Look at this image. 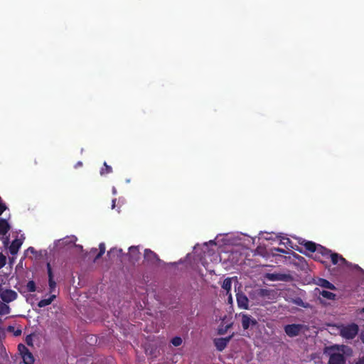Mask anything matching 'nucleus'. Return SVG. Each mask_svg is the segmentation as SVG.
Wrapping results in <instances>:
<instances>
[{
    "mask_svg": "<svg viewBox=\"0 0 364 364\" xmlns=\"http://www.w3.org/2000/svg\"><path fill=\"white\" fill-rule=\"evenodd\" d=\"M239 316L241 317L242 326L244 330H247L249 328L255 327L258 325L257 321L246 313H240Z\"/></svg>",
    "mask_w": 364,
    "mask_h": 364,
    "instance_id": "7ed1b4c3",
    "label": "nucleus"
},
{
    "mask_svg": "<svg viewBox=\"0 0 364 364\" xmlns=\"http://www.w3.org/2000/svg\"><path fill=\"white\" fill-rule=\"evenodd\" d=\"M26 289L28 292H34L36 290V286L34 281L31 280L26 284Z\"/></svg>",
    "mask_w": 364,
    "mask_h": 364,
    "instance_id": "a878e982",
    "label": "nucleus"
},
{
    "mask_svg": "<svg viewBox=\"0 0 364 364\" xmlns=\"http://www.w3.org/2000/svg\"><path fill=\"white\" fill-rule=\"evenodd\" d=\"M284 329L288 336L293 338L300 334L304 329V325L299 323L288 324L284 326Z\"/></svg>",
    "mask_w": 364,
    "mask_h": 364,
    "instance_id": "20e7f679",
    "label": "nucleus"
},
{
    "mask_svg": "<svg viewBox=\"0 0 364 364\" xmlns=\"http://www.w3.org/2000/svg\"><path fill=\"white\" fill-rule=\"evenodd\" d=\"M318 286L331 290L336 289V287L329 281L325 279H319L316 283Z\"/></svg>",
    "mask_w": 364,
    "mask_h": 364,
    "instance_id": "dca6fc26",
    "label": "nucleus"
},
{
    "mask_svg": "<svg viewBox=\"0 0 364 364\" xmlns=\"http://www.w3.org/2000/svg\"><path fill=\"white\" fill-rule=\"evenodd\" d=\"M360 337V340H361L362 343L364 344V332L361 333Z\"/></svg>",
    "mask_w": 364,
    "mask_h": 364,
    "instance_id": "c9c22d12",
    "label": "nucleus"
},
{
    "mask_svg": "<svg viewBox=\"0 0 364 364\" xmlns=\"http://www.w3.org/2000/svg\"><path fill=\"white\" fill-rule=\"evenodd\" d=\"M28 251H31V252H34V248L33 247H30L28 249Z\"/></svg>",
    "mask_w": 364,
    "mask_h": 364,
    "instance_id": "a19ab883",
    "label": "nucleus"
},
{
    "mask_svg": "<svg viewBox=\"0 0 364 364\" xmlns=\"http://www.w3.org/2000/svg\"><path fill=\"white\" fill-rule=\"evenodd\" d=\"M8 242H9V238L7 237V238L6 239V240L4 242V243L5 245H8Z\"/></svg>",
    "mask_w": 364,
    "mask_h": 364,
    "instance_id": "37998d69",
    "label": "nucleus"
},
{
    "mask_svg": "<svg viewBox=\"0 0 364 364\" xmlns=\"http://www.w3.org/2000/svg\"><path fill=\"white\" fill-rule=\"evenodd\" d=\"M140 255L139 246H131L129 248L128 257L130 262L135 263L138 262L140 259Z\"/></svg>",
    "mask_w": 364,
    "mask_h": 364,
    "instance_id": "1a4fd4ad",
    "label": "nucleus"
},
{
    "mask_svg": "<svg viewBox=\"0 0 364 364\" xmlns=\"http://www.w3.org/2000/svg\"><path fill=\"white\" fill-rule=\"evenodd\" d=\"M77 247H78V249H82V246L81 245H76Z\"/></svg>",
    "mask_w": 364,
    "mask_h": 364,
    "instance_id": "09e8293b",
    "label": "nucleus"
},
{
    "mask_svg": "<svg viewBox=\"0 0 364 364\" xmlns=\"http://www.w3.org/2000/svg\"><path fill=\"white\" fill-rule=\"evenodd\" d=\"M233 334L225 338H218L213 340L215 346L218 351H223L228 346L230 341L232 339Z\"/></svg>",
    "mask_w": 364,
    "mask_h": 364,
    "instance_id": "6e6552de",
    "label": "nucleus"
},
{
    "mask_svg": "<svg viewBox=\"0 0 364 364\" xmlns=\"http://www.w3.org/2000/svg\"><path fill=\"white\" fill-rule=\"evenodd\" d=\"M144 261L150 264H156L161 261L158 255L150 249L144 250Z\"/></svg>",
    "mask_w": 364,
    "mask_h": 364,
    "instance_id": "0eeeda50",
    "label": "nucleus"
},
{
    "mask_svg": "<svg viewBox=\"0 0 364 364\" xmlns=\"http://www.w3.org/2000/svg\"><path fill=\"white\" fill-rule=\"evenodd\" d=\"M232 323H230L228 325H226L225 326H220V327H219L218 329V333L219 335H224L225 333H227L228 329L232 327Z\"/></svg>",
    "mask_w": 364,
    "mask_h": 364,
    "instance_id": "bb28decb",
    "label": "nucleus"
},
{
    "mask_svg": "<svg viewBox=\"0 0 364 364\" xmlns=\"http://www.w3.org/2000/svg\"><path fill=\"white\" fill-rule=\"evenodd\" d=\"M296 250L299 251L300 253H304L303 251L299 249V248L296 249Z\"/></svg>",
    "mask_w": 364,
    "mask_h": 364,
    "instance_id": "a18cd8bd",
    "label": "nucleus"
},
{
    "mask_svg": "<svg viewBox=\"0 0 364 364\" xmlns=\"http://www.w3.org/2000/svg\"><path fill=\"white\" fill-rule=\"evenodd\" d=\"M23 360L24 364H33L35 359L33 354L28 351L25 353L23 356H21Z\"/></svg>",
    "mask_w": 364,
    "mask_h": 364,
    "instance_id": "aec40b11",
    "label": "nucleus"
},
{
    "mask_svg": "<svg viewBox=\"0 0 364 364\" xmlns=\"http://www.w3.org/2000/svg\"><path fill=\"white\" fill-rule=\"evenodd\" d=\"M77 247H78V249H82V246L81 245H76Z\"/></svg>",
    "mask_w": 364,
    "mask_h": 364,
    "instance_id": "de8ad7c7",
    "label": "nucleus"
},
{
    "mask_svg": "<svg viewBox=\"0 0 364 364\" xmlns=\"http://www.w3.org/2000/svg\"><path fill=\"white\" fill-rule=\"evenodd\" d=\"M316 252L321 255V256H323L325 258H329L332 252H331V250L319 245L318 251H316Z\"/></svg>",
    "mask_w": 364,
    "mask_h": 364,
    "instance_id": "6ab92c4d",
    "label": "nucleus"
},
{
    "mask_svg": "<svg viewBox=\"0 0 364 364\" xmlns=\"http://www.w3.org/2000/svg\"><path fill=\"white\" fill-rule=\"evenodd\" d=\"M359 331L358 326L352 323L347 325H342L340 327V335L346 339H353Z\"/></svg>",
    "mask_w": 364,
    "mask_h": 364,
    "instance_id": "f03ea898",
    "label": "nucleus"
},
{
    "mask_svg": "<svg viewBox=\"0 0 364 364\" xmlns=\"http://www.w3.org/2000/svg\"><path fill=\"white\" fill-rule=\"evenodd\" d=\"M276 251L279 252H282V253H284L285 252V250H283V249H280V248H277L276 249Z\"/></svg>",
    "mask_w": 364,
    "mask_h": 364,
    "instance_id": "4c0bfd02",
    "label": "nucleus"
},
{
    "mask_svg": "<svg viewBox=\"0 0 364 364\" xmlns=\"http://www.w3.org/2000/svg\"><path fill=\"white\" fill-rule=\"evenodd\" d=\"M46 267H47V272H48V276L49 291H50V293H52L55 289L56 282L54 281V279H53V273L52 271L50 264L47 263Z\"/></svg>",
    "mask_w": 364,
    "mask_h": 364,
    "instance_id": "f8f14e48",
    "label": "nucleus"
},
{
    "mask_svg": "<svg viewBox=\"0 0 364 364\" xmlns=\"http://www.w3.org/2000/svg\"><path fill=\"white\" fill-rule=\"evenodd\" d=\"M231 287H232L231 279L230 278L225 279L223 282V284H222V288L227 291V294H228L230 292V291L231 290Z\"/></svg>",
    "mask_w": 364,
    "mask_h": 364,
    "instance_id": "5701e85b",
    "label": "nucleus"
},
{
    "mask_svg": "<svg viewBox=\"0 0 364 364\" xmlns=\"http://www.w3.org/2000/svg\"><path fill=\"white\" fill-rule=\"evenodd\" d=\"M115 205H116V198L112 200V208L114 209L115 208Z\"/></svg>",
    "mask_w": 364,
    "mask_h": 364,
    "instance_id": "f704fd0d",
    "label": "nucleus"
},
{
    "mask_svg": "<svg viewBox=\"0 0 364 364\" xmlns=\"http://www.w3.org/2000/svg\"><path fill=\"white\" fill-rule=\"evenodd\" d=\"M302 303L303 302L301 299H299L298 301L297 300L295 301V304H296L298 305H301Z\"/></svg>",
    "mask_w": 364,
    "mask_h": 364,
    "instance_id": "e433bc0d",
    "label": "nucleus"
},
{
    "mask_svg": "<svg viewBox=\"0 0 364 364\" xmlns=\"http://www.w3.org/2000/svg\"><path fill=\"white\" fill-rule=\"evenodd\" d=\"M255 295L257 298L274 299H275L276 291L274 289L259 288L255 290Z\"/></svg>",
    "mask_w": 364,
    "mask_h": 364,
    "instance_id": "39448f33",
    "label": "nucleus"
},
{
    "mask_svg": "<svg viewBox=\"0 0 364 364\" xmlns=\"http://www.w3.org/2000/svg\"><path fill=\"white\" fill-rule=\"evenodd\" d=\"M336 346L326 348L325 353L329 355L328 364H346V358L343 353L338 351Z\"/></svg>",
    "mask_w": 364,
    "mask_h": 364,
    "instance_id": "f257e3e1",
    "label": "nucleus"
},
{
    "mask_svg": "<svg viewBox=\"0 0 364 364\" xmlns=\"http://www.w3.org/2000/svg\"><path fill=\"white\" fill-rule=\"evenodd\" d=\"M22 245V241L19 239H15L12 241L9 246V252L11 255H15L18 253L21 246Z\"/></svg>",
    "mask_w": 364,
    "mask_h": 364,
    "instance_id": "ddd939ff",
    "label": "nucleus"
},
{
    "mask_svg": "<svg viewBox=\"0 0 364 364\" xmlns=\"http://www.w3.org/2000/svg\"><path fill=\"white\" fill-rule=\"evenodd\" d=\"M21 333V331L20 330H18V331H16V335H20Z\"/></svg>",
    "mask_w": 364,
    "mask_h": 364,
    "instance_id": "c03bdc74",
    "label": "nucleus"
},
{
    "mask_svg": "<svg viewBox=\"0 0 364 364\" xmlns=\"http://www.w3.org/2000/svg\"><path fill=\"white\" fill-rule=\"evenodd\" d=\"M355 364H364V355L358 360Z\"/></svg>",
    "mask_w": 364,
    "mask_h": 364,
    "instance_id": "473e14b6",
    "label": "nucleus"
},
{
    "mask_svg": "<svg viewBox=\"0 0 364 364\" xmlns=\"http://www.w3.org/2000/svg\"><path fill=\"white\" fill-rule=\"evenodd\" d=\"M76 240H77V237H75V236H73V237H72V241H71V242H75Z\"/></svg>",
    "mask_w": 364,
    "mask_h": 364,
    "instance_id": "79ce46f5",
    "label": "nucleus"
},
{
    "mask_svg": "<svg viewBox=\"0 0 364 364\" xmlns=\"http://www.w3.org/2000/svg\"><path fill=\"white\" fill-rule=\"evenodd\" d=\"M6 257L2 253H0V269L2 268L6 264Z\"/></svg>",
    "mask_w": 364,
    "mask_h": 364,
    "instance_id": "c756f323",
    "label": "nucleus"
},
{
    "mask_svg": "<svg viewBox=\"0 0 364 364\" xmlns=\"http://www.w3.org/2000/svg\"><path fill=\"white\" fill-rule=\"evenodd\" d=\"M118 252L119 253H122V249H119L117 250V248H112L111 249L109 252H108V255L112 253V252Z\"/></svg>",
    "mask_w": 364,
    "mask_h": 364,
    "instance_id": "2f4dec72",
    "label": "nucleus"
},
{
    "mask_svg": "<svg viewBox=\"0 0 364 364\" xmlns=\"http://www.w3.org/2000/svg\"><path fill=\"white\" fill-rule=\"evenodd\" d=\"M10 313V308L6 304L0 301V315H6Z\"/></svg>",
    "mask_w": 364,
    "mask_h": 364,
    "instance_id": "b1692460",
    "label": "nucleus"
},
{
    "mask_svg": "<svg viewBox=\"0 0 364 364\" xmlns=\"http://www.w3.org/2000/svg\"><path fill=\"white\" fill-rule=\"evenodd\" d=\"M319 295L322 296L323 298L328 300H334L336 299L335 294L326 290H322L321 291H320Z\"/></svg>",
    "mask_w": 364,
    "mask_h": 364,
    "instance_id": "412c9836",
    "label": "nucleus"
},
{
    "mask_svg": "<svg viewBox=\"0 0 364 364\" xmlns=\"http://www.w3.org/2000/svg\"><path fill=\"white\" fill-rule=\"evenodd\" d=\"M18 350L21 354V356H23L25 353H28L29 351V350L28 349V348L22 344V343H19L18 345Z\"/></svg>",
    "mask_w": 364,
    "mask_h": 364,
    "instance_id": "c85d7f7f",
    "label": "nucleus"
},
{
    "mask_svg": "<svg viewBox=\"0 0 364 364\" xmlns=\"http://www.w3.org/2000/svg\"><path fill=\"white\" fill-rule=\"evenodd\" d=\"M361 311L364 313V307L362 309Z\"/></svg>",
    "mask_w": 364,
    "mask_h": 364,
    "instance_id": "8fccbe9b",
    "label": "nucleus"
},
{
    "mask_svg": "<svg viewBox=\"0 0 364 364\" xmlns=\"http://www.w3.org/2000/svg\"><path fill=\"white\" fill-rule=\"evenodd\" d=\"M112 172V168L110 166L107 165L106 162H104V168L100 170L101 175L108 174Z\"/></svg>",
    "mask_w": 364,
    "mask_h": 364,
    "instance_id": "393cba45",
    "label": "nucleus"
},
{
    "mask_svg": "<svg viewBox=\"0 0 364 364\" xmlns=\"http://www.w3.org/2000/svg\"><path fill=\"white\" fill-rule=\"evenodd\" d=\"M237 306L240 309H249V299L242 292L236 294Z\"/></svg>",
    "mask_w": 364,
    "mask_h": 364,
    "instance_id": "9d476101",
    "label": "nucleus"
},
{
    "mask_svg": "<svg viewBox=\"0 0 364 364\" xmlns=\"http://www.w3.org/2000/svg\"><path fill=\"white\" fill-rule=\"evenodd\" d=\"M6 206L4 203H0V215L6 210Z\"/></svg>",
    "mask_w": 364,
    "mask_h": 364,
    "instance_id": "7c9ffc66",
    "label": "nucleus"
},
{
    "mask_svg": "<svg viewBox=\"0 0 364 364\" xmlns=\"http://www.w3.org/2000/svg\"><path fill=\"white\" fill-rule=\"evenodd\" d=\"M26 342L28 345H32V339L28 336L26 338Z\"/></svg>",
    "mask_w": 364,
    "mask_h": 364,
    "instance_id": "72a5a7b5",
    "label": "nucleus"
},
{
    "mask_svg": "<svg viewBox=\"0 0 364 364\" xmlns=\"http://www.w3.org/2000/svg\"><path fill=\"white\" fill-rule=\"evenodd\" d=\"M289 276L284 274H269L267 278L271 281H287Z\"/></svg>",
    "mask_w": 364,
    "mask_h": 364,
    "instance_id": "2eb2a0df",
    "label": "nucleus"
},
{
    "mask_svg": "<svg viewBox=\"0 0 364 364\" xmlns=\"http://www.w3.org/2000/svg\"><path fill=\"white\" fill-rule=\"evenodd\" d=\"M182 342V338L179 336H175L171 340V344L176 347L181 346Z\"/></svg>",
    "mask_w": 364,
    "mask_h": 364,
    "instance_id": "cd10ccee",
    "label": "nucleus"
},
{
    "mask_svg": "<svg viewBox=\"0 0 364 364\" xmlns=\"http://www.w3.org/2000/svg\"><path fill=\"white\" fill-rule=\"evenodd\" d=\"M97 248H92L90 250V253L94 254V253L97 252Z\"/></svg>",
    "mask_w": 364,
    "mask_h": 364,
    "instance_id": "ea45409f",
    "label": "nucleus"
},
{
    "mask_svg": "<svg viewBox=\"0 0 364 364\" xmlns=\"http://www.w3.org/2000/svg\"><path fill=\"white\" fill-rule=\"evenodd\" d=\"M11 227L6 220L0 219V235H5L10 230Z\"/></svg>",
    "mask_w": 364,
    "mask_h": 364,
    "instance_id": "4468645a",
    "label": "nucleus"
},
{
    "mask_svg": "<svg viewBox=\"0 0 364 364\" xmlns=\"http://www.w3.org/2000/svg\"><path fill=\"white\" fill-rule=\"evenodd\" d=\"M232 296H231V295H230V296H229V301L232 302Z\"/></svg>",
    "mask_w": 364,
    "mask_h": 364,
    "instance_id": "49530a36",
    "label": "nucleus"
},
{
    "mask_svg": "<svg viewBox=\"0 0 364 364\" xmlns=\"http://www.w3.org/2000/svg\"><path fill=\"white\" fill-rule=\"evenodd\" d=\"M18 296L17 293L11 289H6L4 291H1L0 297L3 301L6 303H10L16 299Z\"/></svg>",
    "mask_w": 364,
    "mask_h": 364,
    "instance_id": "423d86ee",
    "label": "nucleus"
},
{
    "mask_svg": "<svg viewBox=\"0 0 364 364\" xmlns=\"http://www.w3.org/2000/svg\"><path fill=\"white\" fill-rule=\"evenodd\" d=\"M105 244L104 242H101L99 245V252L95 255L94 258V262H96L99 259L105 252Z\"/></svg>",
    "mask_w": 364,
    "mask_h": 364,
    "instance_id": "4be33fe9",
    "label": "nucleus"
},
{
    "mask_svg": "<svg viewBox=\"0 0 364 364\" xmlns=\"http://www.w3.org/2000/svg\"><path fill=\"white\" fill-rule=\"evenodd\" d=\"M82 166V163L81 161H78L76 165H75V168L78 167V166Z\"/></svg>",
    "mask_w": 364,
    "mask_h": 364,
    "instance_id": "58836bf2",
    "label": "nucleus"
},
{
    "mask_svg": "<svg viewBox=\"0 0 364 364\" xmlns=\"http://www.w3.org/2000/svg\"><path fill=\"white\" fill-rule=\"evenodd\" d=\"M55 297H56V296L55 294H52L48 299H41L38 303V306L40 308H43V307L50 305L53 302V301L55 299Z\"/></svg>",
    "mask_w": 364,
    "mask_h": 364,
    "instance_id": "a211bd4d",
    "label": "nucleus"
},
{
    "mask_svg": "<svg viewBox=\"0 0 364 364\" xmlns=\"http://www.w3.org/2000/svg\"><path fill=\"white\" fill-rule=\"evenodd\" d=\"M299 245H303L306 250L310 252H316L318 249V245L312 241H308L304 239H301L299 241Z\"/></svg>",
    "mask_w": 364,
    "mask_h": 364,
    "instance_id": "9b49d317",
    "label": "nucleus"
},
{
    "mask_svg": "<svg viewBox=\"0 0 364 364\" xmlns=\"http://www.w3.org/2000/svg\"><path fill=\"white\" fill-rule=\"evenodd\" d=\"M329 258H331V262L333 264H337L338 261H341L342 263H346V260L341 255H338L336 252H331Z\"/></svg>",
    "mask_w": 364,
    "mask_h": 364,
    "instance_id": "f3484780",
    "label": "nucleus"
}]
</instances>
